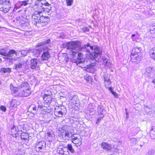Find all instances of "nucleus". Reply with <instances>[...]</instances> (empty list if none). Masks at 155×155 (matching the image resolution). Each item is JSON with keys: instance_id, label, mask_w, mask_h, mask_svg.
I'll return each mask as SVG.
<instances>
[{"instance_id": "1", "label": "nucleus", "mask_w": 155, "mask_h": 155, "mask_svg": "<svg viewBox=\"0 0 155 155\" xmlns=\"http://www.w3.org/2000/svg\"><path fill=\"white\" fill-rule=\"evenodd\" d=\"M32 18L33 24L38 27L44 26L49 20L48 17L41 16L38 14L33 15Z\"/></svg>"}, {"instance_id": "2", "label": "nucleus", "mask_w": 155, "mask_h": 155, "mask_svg": "<svg viewBox=\"0 0 155 155\" xmlns=\"http://www.w3.org/2000/svg\"><path fill=\"white\" fill-rule=\"evenodd\" d=\"M65 47L72 51V56L75 57L77 54L81 51V43L78 41L68 42L66 44Z\"/></svg>"}, {"instance_id": "3", "label": "nucleus", "mask_w": 155, "mask_h": 155, "mask_svg": "<svg viewBox=\"0 0 155 155\" xmlns=\"http://www.w3.org/2000/svg\"><path fill=\"white\" fill-rule=\"evenodd\" d=\"M21 92L16 95L17 96L21 97H27L30 95L31 91L29 88L28 83L27 82H24L21 84L19 86Z\"/></svg>"}, {"instance_id": "4", "label": "nucleus", "mask_w": 155, "mask_h": 155, "mask_svg": "<svg viewBox=\"0 0 155 155\" xmlns=\"http://www.w3.org/2000/svg\"><path fill=\"white\" fill-rule=\"evenodd\" d=\"M50 39H48L43 42L38 43L37 45V47L39 48L34 50L33 52L35 56L36 57L39 56L41 53L43 51V47L44 46V45H48L50 44Z\"/></svg>"}, {"instance_id": "5", "label": "nucleus", "mask_w": 155, "mask_h": 155, "mask_svg": "<svg viewBox=\"0 0 155 155\" xmlns=\"http://www.w3.org/2000/svg\"><path fill=\"white\" fill-rule=\"evenodd\" d=\"M46 45H44L43 47V52L41 56V59L43 61L48 60L51 57L49 52L50 49L48 48V46Z\"/></svg>"}, {"instance_id": "6", "label": "nucleus", "mask_w": 155, "mask_h": 155, "mask_svg": "<svg viewBox=\"0 0 155 155\" xmlns=\"http://www.w3.org/2000/svg\"><path fill=\"white\" fill-rule=\"evenodd\" d=\"M145 72L144 75L146 77L149 78H154V76L155 75V71L153 67H148L145 69Z\"/></svg>"}, {"instance_id": "7", "label": "nucleus", "mask_w": 155, "mask_h": 155, "mask_svg": "<svg viewBox=\"0 0 155 155\" xmlns=\"http://www.w3.org/2000/svg\"><path fill=\"white\" fill-rule=\"evenodd\" d=\"M46 147V143L42 141L36 143L35 145V150L38 152H40L43 151Z\"/></svg>"}, {"instance_id": "8", "label": "nucleus", "mask_w": 155, "mask_h": 155, "mask_svg": "<svg viewBox=\"0 0 155 155\" xmlns=\"http://www.w3.org/2000/svg\"><path fill=\"white\" fill-rule=\"evenodd\" d=\"M96 113L94 109V106L91 103L88 105L87 109L85 111L87 116L93 115Z\"/></svg>"}, {"instance_id": "9", "label": "nucleus", "mask_w": 155, "mask_h": 155, "mask_svg": "<svg viewBox=\"0 0 155 155\" xmlns=\"http://www.w3.org/2000/svg\"><path fill=\"white\" fill-rule=\"evenodd\" d=\"M101 48L99 46L95 45L94 51L90 55H91V57H93V58H95L98 55H101Z\"/></svg>"}, {"instance_id": "10", "label": "nucleus", "mask_w": 155, "mask_h": 155, "mask_svg": "<svg viewBox=\"0 0 155 155\" xmlns=\"http://www.w3.org/2000/svg\"><path fill=\"white\" fill-rule=\"evenodd\" d=\"M22 131L21 130H19L18 127L13 126L11 129V135L13 137H17L19 135V132Z\"/></svg>"}, {"instance_id": "11", "label": "nucleus", "mask_w": 155, "mask_h": 155, "mask_svg": "<svg viewBox=\"0 0 155 155\" xmlns=\"http://www.w3.org/2000/svg\"><path fill=\"white\" fill-rule=\"evenodd\" d=\"M48 6H37V8L38 10V12L41 13L42 12H49L50 10L51 9V5L49 4V5H48Z\"/></svg>"}, {"instance_id": "12", "label": "nucleus", "mask_w": 155, "mask_h": 155, "mask_svg": "<svg viewBox=\"0 0 155 155\" xmlns=\"http://www.w3.org/2000/svg\"><path fill=\"white\" fill-rule=\"evenodd\" d=\"M57 152L59 155H70V154L66 149V147H58L57 149Z\"/></svg>"}, {"instance_id": "13", "label": "nucleus", "mask_w": 155, "mask_h": 155, "mask_svg": "<svg viewBox=\"0 0 155 155\" xmlns=\"http://www.w3.org/2000/svg\"><path fill=\"white\" fill-rule=\"evenodd\" d=\"M52 93L50 91L49 93L45 94L43 96L44 101L48 104H50L52 101Z\"/></svg>"}, {"instance_id": "14", "label": "nucleus", "mask_w": 155, "mask_h": 155, "mask_svg": "<svg viewBox=\"0 0 155 155\" xmlns=\"http://www.w3.org/2000/svg\"><path fill=\"white\" fill-rule=\"evenodd\" d=\"M141 55H139L137 54H132L131 53L130 55L131 60L132 62L135 63L136 64L139 63L141 60Z\"/></svg>"}, {"instance_id": "15", "label": "nucleus", "mask_w": 155, "mask_h": 155, "mask_svg": "<svg viewBox=\"0 0 155 155\" xmlns=\"http://www.w3.org/2000/svg\"><path fill=\"white\" fill-rule=\"evenodd\" d=\"M72 142L77 147L80 146L82 144V139L81 138H78L77 137H74L71 139Z\"/></svg>"}, {"instance_id": "16", "label": "nucleus", "mask_w": 155, "mask_h": 155, "mask_svg": "<svg viewBox=\"0 0 155 155\" xmlns=\"http://www.w3.org/2000/svg\"><path fill=\"white\" fill-rule=\"evenodd\" d=\"M58 110L57 112L59 115L62 116L64 115L67 113V110L66 107L64 106H61L58 107Z\"/></svg>"}, {"instance_id": "17", "label": "nucleus", "mask_w": 155, "mask_h": 155, "mask_svg": "<svg viewBox=\"0 0 155 155\" xmlns=\"http://www.w3.org/2000/svg\"><path fill=\"white\" fill-rule=\"evenodd\" d=\"M102 148L104 150H110L112 149L111 144L105 142H102L101 144Z\"/></svg>"}, {"instance_id": "18", "label": "nucleus", "mask_w": 155, "mask_h": 155, "mask_svg": "<svg viewBox=\"0 0 155 155\" xmlns=\"http://www.w3.org/2000/svg\"><path fill=\"white\" fill-rule=\"evenodd\" d=\"M86 68V71L88 73L94 74L95 72V69L94 65L92 64L87 65L85 68Z\"/></svg>"}, {"instance_id": "19", "label": "nucleus", "mask_w": 155, "mask_h": 155, "mask_svg": "<svg viewBox=\"0 0 155 155\" xmlns=\"http://www.w3.org/2000/svg\"><path fill=\"white\" fill-rule=\"evenodd\" d=\"M17 52L14 49L10 50L7 53V59L11 60L14 58L13 55H16Z\"/></svg>"}, {"instance_id": "20", "label": "nucleus", "mask_w": 155, "mask_h": 155, "mask_svg": "<svg viewBox=\"0 0 155 155\" xmlns=\"http://www.w3.org/2000/svg\"><path fill=\"white\" fill-rule=\"evenodd\" d=\"M38 64L37 60L36 58H33L31 60L30 67L33 69H35Z\"/></svg>"}, {"instance_id": "21", "label": "nucleus", "mask_w": 155, "mask_h": 155, "mask_svg": "<svg viewBox=\"0 0 155 155\" xmlns=\"http://www.w3.org/2000/svg\"><path fill=\"white\" fill-rule=\"evenodd\" d=\"M106 112L105 110L102 108V107L99 105L97 107V112L98 115H101L102 116H104V114H106Z\"/></svg>"}, {"instance_id": "22", "label": "nucleus", "mask_w": 155, "mask_h": 155, "mask_svg": "<svg viewBox=\"0 0 155 155\" xmlns=\"http://www.w3.org/2000/svg\"><path fill=\"white\" fill-rule=\"evenodd\" d=\"M141 48L140 47H137L134 48L131 52L132 54H137L139 55H142L141 51Z\"/></svg>"}, {"instance_id": "23", "label": "nucleus", "mask_w": 155, "mask_h": 155, "mask_svg": "<svg viewBox=\"0 0 155 155\" xmlns=\"http://www.w3.org/2000/svg\"><path fill=\"white\" fill-rule=\"evenodd\" d=\"M38 2V3H36V4L37 6H39V5L40 6L43 5L44 6H48V5H49V4L45 0H40Z\"/></svg>"}, {"instance_id": "24", "label": "nucleus", "mask_w": 155, "mask_h": 155, "mask_svg": "<svg viewBox=\"0 0 155 155\" xmlns=\"http://www.w3.org/2000/svg\"><path fill=\"white\" fill-rule=\"evenodd\" d=\"M11 8V5L8 6L5 5H2V7L0 8V11L5 13L8 12Z\"/></svg>"}, {"instance_id": "25", "label": "nucleus", "mask_w": 155, "mask_h": 155, "mask_svg": "<svg viewBox=\"0 0 155 155\" xmlns=\"http://www.w3.org/2000/svg\"><path fill=\"white\" fill-rule=\"evenodd\" d=\"M10 87L11 91L12 93V94L13 95H14V94L18 93L19 90V88L14 87L12 84H11L10 85Z\"/></svg>"}, {"instance_id": "26", "label": "nucleus", "mask_w": 155, "mask_h": 155, "mask_svg": "<svg viewBox=\"0 0 155 155\" xmlns=\"http://www.w3.org/2000/svg\"><path fill=\"white\" fill-rule=\"evenodd\" d=\"M8 6L11 5L9 0H0V5Z\"/></svg>"}, {"instance_id": "27", "label": "nucleus", "mask_w": 155, "mask_h": 155, "mask_svg": "<svg viewBox=\"0 0 155 155\" xmlns=\"http://www.w3.org/2000/svg\"><path fill=\"white\" fill-rule=\"evenodd\" d=\"M19 102L15 99H13L10 102L11 106L12 107H16L19 105Z\"/></svg>"}, {"instance_id": "28", "label": "nucleus", "mask_w": 155, "mask_h": 155, "mask_svg": "<svg viewBox=\"0 0 155 155\" xmlns=\"http://www.w3.org/2000/svg\"><path fill=\"white\" fill-rule=\"evenodd\" d=\"M149 54L151 58L155 61V48H153L150 50Z\"/></svg>"}, {"instance_id": "29", "label": "nucleus", "mask_w": 155, "mask_h": 155, "mask_svg": "<svg viewBox=\"0 0 155 155\" xmlns=\"http://www.w3.org/2000/svg\"><path fill=\"white\" fill-rule=\"evenodd\" d=\"M104 62V65L108 67H111V64L109 60L105 58H103Z\"/></svg>"}, {"instance_id": "30", "label": "nucleus", "mask_w": 155, "mask_h": 155, "mask_svg": "<svg viewBox=\"0 0 155 155\" xmlns=\"http://www.w3.org/2000/svg\"><path fill=\"white\" fill-rule=\"evenodd\" d=\"M28 51L27 50H22L21 51H19V52H18V54L21 55V57H23L27 55Z\"/></svg>"}, {"instance_id": "31", "label": "nucleus", "mask_w": 155, "mask_h": 155, "mask_svg": "<svg viewBox=\"0 0 155 155\" xmlns=\"http://www.w3.org/2000/svg\"><path fill=\"white\" fill-rule=\"evenodd\" d=\"M1 71H2L4 73L6 72L10 73L12 71L11 69L9 68H2L0 69Z\"/></svg>"}, {"instance_id": "32", "label": "nucleus", "mask_w": 155, "mask_h": 155, "mask_svg": "<svg viewBox=\"0 0 155 155\" xmlns=\"http://www.w3.org/2000/svg\"><path fill=\"white\" fill-rule=\"evenodd\" d=\"M73 102H71V103H69L68 104V107L69 110H71V112H73V110H75V108L74 107Z\"/></svg>"}, {"instance_id": "33", "label": "nucleus", "mask_w": 155, "mask_h": 155, "mask_svg": "<svg viewBox=\"0 0 155 155\" xmlns=\"http://www.w3.org/2000/svg\"><path fill=\"white\" fill-rule=\"evenodd\" d=\"M84 77L85 79L87 81L90 82H92L93 80L91 77L88 74H86Z\"/></svg>"}, {"instance_id": "34", "label": "nucleus", "mask_w": 155, "mask_h": 155, "mask_svg": "<svg viewBox=\"0 0 155 155\" xmlns=\"http://www.w3.org/2000/svg\"><path fill=\"white\" fill-rule=\"evenodd\" d=\"M67 148L69 151L71 153H74V150L73 148L72 145L70 144H68L67 145Z\"/></svg>"}, {"instance_id": "35", "label": "nucleus", "mask_w": 155, "mask_h": 155, "mask_svg": "<svg viewBox=\"0 0 155 155\" xmlns=\"http://www.w3.org/2000/svg\"><path fill=\"white\" fill-rule=\"evenodd\" d=\"M23 64L21 62L18 63L17 64L15 65V67L14 68V69L18 70L22 67Z\"/></svg>"}, {"instance_id": "36", "label": "nucleus", "mask_w": 155, "mask_h": 155, "mask_svg": "<svg viewBox=\"0 0 155 155\" xmlns=\"http://www.w3.org/2000/svg\"><path fill=\"white\" fill-rule=\"evenodd\" d=\"M150 136L152 139L155 138V131L153 130V128H152L150 132Z\"/></svg>"}, {"instance_id": "37", "label": "nucleus", "mask_w": 155, "mask_h": 155, "mask_svg": "<svg viewBox=\"0 0 155 155\" xmlns=\"http://www.w3.org/2000/svg\"><path fill=\"white\" fill-rule=\"evenodd\" d=\"M89 46H90V43H87V44L84 45L83 46L81 47V51L83 50L84 51L85 49H87Z\"/></svg>"}, {"instance_id": "38", "label": "nucleus", "mask_w": 155, "mask_h": 155, "mask_svg": "<svg viewBox=\"0 0 155 155\" xmlns=\"http://www.w3.org/2000/svg\"><path fill=\"white\" fill-rule=\"evenodd\" d=\"M41 113L40 116L44 115L45 116H50L51 114V112H46V111H41Z\"/></svg>"}, {"instance_id": "39", "label": "nucleus", "mask_w": 155, "mask_h": 155, "mask_svg": "<svg viewBox=\"0 0 155 155\" xmlns=\"http://www.w3.org/2000/svg\"><path fill=\"white\" fill-rule=\"evenodd\" d=\"M150 32L152 34L155 33V24L151 26L150 29Z\"/></svg>"}, {"instance_id": "40", "label": "nucleus", "mask_w": 155, "mask_h": 155, "mask_svg": "<svg viewBox=\"0 0 155 155\" xmlns=\"http://www.w3.org/2000/svg\"><path fill=\"white\" fill-rule=\"evenodd\" d=\"M67 5L68 6H71L73 3V0H66Z\"/></svg>"}, {"instance_id": "41", "label": "nucleus", "mask_w": 155, "mask_h": 155, "mask_svg": "<svg viewBox=\"0 0 155 155\" xmlns=\"http://www.w3.org/2000/svg\"><path fill=\"white\" fill-rule=\"evenodd\" d=\"M28 138V135L25 133L22 134L21 135V139L22 140H27Z\"/></svg>"}, {"instance_id": "42", "label": "nucleus", "mask_w": 155, "mask_h": 155, "mask_svg": "<svg viewBox=\"0 0 155 155\" xmlns=\"http://www.w3.org/2000/svg\"><path fill=\"white\" fill-rule=\"evenodd\" d=\"M104 81L105 82H109V84H111V82L110 80L107 78V76H106V75H105L104 76Z\"/></svg>"}, {"instance_id": "43", "label": "nucleus", "mask_w": 155, "mask_h": 155, "mask_svg": "<svg viewBox=\"0 0 155 155\" xmlns=\"http://www.w3.org/2000/svg\"><path fill=\"white\" fill-rule=\"evenodd\" d=\"M22 6H25L28 5L29 1L28 0H25L24 1H21Z\"/></svg>"}, {"instance_id": "44", "label": "nucleus", "mask_w": 155, "mask_h": 155, "mask_svg": "<svg viewBox=\"0 0 155 155\" xmlns=\"http://www.w3.org/2000/svg\"><path fill=\"white\" fill-rule=\"evenodd\" d=\"M0 54L5 56L7 59V53L2 51H0Z\"/></svg>"}, {"instance_id": "45", "label": "nucleus", "mask_w": 155, "mask_h": 155, "mask_svg": "<svg viewBox=\"0 0 155 155\" xmlns=\"http://www.w3.org/2000/svg\"><path fill=\"white\" fill-rule=\"evenodd\" d=\"M62 130H63V131H62L63 132H65V137H70V133L69 132H67V131L66 130H64L62 129Z\"/></svg>"}, {"instance_id": "46", "label": "nucleus", "mask_w": 155, "mask_h": 155, "mask_svg": "<svg viewBox=\"0 0 155 155\" xmlns=\"http://www.w3.org/2000/svg\"><path fill=\"white\" fill-rule=\"evenodd\" d=\"M73 104L74 105V107L75 108V110H78L79 108L78 106L79 105V104L76 103V101L73 102Z\"/></svg>"}, {"instance_id": "47", "label": "nucleus", "mask_w": 155, "mask_h": 155, "mask_svg": "<svg viewBox=\"0 0 155 155\" xmlns=\"http://www.w3.org/2000/svg\"><path fill=\"white\" fill-rule=\"evenodd\" d=\"M0 109L1 110L5 112L6 110V107L3 105H1L0 107Z\"/></svg>"}, {"instance_id": "48", "label": "nucleus", "mask_w": 155, "mask_h": 155, "mask_svg": "<svg viewBox=\"0 0 155 155\" xmlns=\"http://www.w3.org/2000/svg\"><path fill=\"white\" fill-rule=\"evenodd\" d=\"M29 109H32L33 110H36V107L34 105H31L29 107Z\"/></svg>"}, {"instance_id": "49", "label": "nucleus", "mask_w": 155, "mask_h": 155, "mask_svg": "<svg viewBox=\"0 0 155 155\" xmlns=\"http://www.w3.org/2000/svg\"><path fill=\"white\" fill-rule=\"evenodd\" d=\"M82 30L84 32H86L89 31V29L87 27H84L82 28Z\"/></svg>"}, {"instance_id": "50", "label": "nucleus", "mask_w": 155, "mask_h": 155, "mask_svg": "<svg viewBox=\"0 0 155 155\" xmlns=\"http://www.w3.org/2000/svg\"><path fill=\"white\" fill-rule=\"evenodd\" d=\"M16 5H17L18 7H19L20 8L22 6L20 1H18V2L16 4Z\"/></svg>"}, {"instance_id": "51", "label": "nucleus", "mask_w": 155, "mask_h": 155, "mask_svg": "<svg viewBox=\"0 0 155 155\" xmlns=\"http://www.w3.org/2000/svg\"><path fill=\"white\" fill-rule=\"evenodd\" d=\"M111 93L114 96L115 98H117L118 97L117 94L116 92H114V91H112Z\"/></svg>"}, {"instance_id": "52", "label": "nucleus", "mask_w": 155, "mask_h": 155, "mask_svg": "<svg viewBox=\"0 0 155 155\" xmlns=\"http://www.w3.org/2000/svg\"><path fill=\"white\" fill-rule=\"evenodd\" d=\"M20 8L19 7H18L17 5H16V4L15 5L14 7V8L13 9V11H16L18 9Z\"/></svg>"}, {"instance_id": "53", "label": "nucleus", "mask_w": 155, "mask_h": 155, "mask_svg": "<svg viewBox=\"0 0 155 155\" xmlns=\"http://www.w3.org/2000/svg\"><path fill=\"white\" fill-rule=\"evenodd\" d=\"M108 89L110 91L111 93L113 91H114L113 90L112 88L111 87H108Z\"/></svg>"}, {"instance_id": "54", "label": "nucleus", "mask_w": 155, "mask_h": 155, "mask_svg": "<svg viewBox=\"0 0 155 155\" xmlns=\"http://www.w3.org/2000/svg\"><path fill=\"white\" fill-rule=\"evenodd\" d=\"M89 47H90V49L91 50H94V46H91L90 45V46H89Z\"/></svg>"}, {"instance_id": "55", "label": "nucleus", "mask_w": 155, "mask_h": 155, "mask_svg": "<svg viewBox=\"0 0 155 155\" xmlns=\"http://www.w3.org/2000/svg\"><path fill=\"white\" fill-rule=\"evenodd\" d=\"M85 50L86 52L87 53H90V51L89 49H85Z\"/></svg>"}, {"instance_id": "56", "label": "nucleus", "mask_w": 155, "mask_h": 155, "mask_svg": "<svg viewBox=\"0 0 155 155\" xmlns=\"http://www.w3.org/2000/svg\"><path fill=\"white\" fill-rule=\"evenodd\" d=\"M136 35L135 34H133L131 36V39H133L134 38V37Z\"/></svg>"}, {"instance_id": "57", "label": "nucleus", "mask_w": 155, "mask_h": 155, "mask_svg": "<svg viewBox=\"0 0 155 155\" xmlns=\"http://www.w3.org/2000/svg\"><path fill=\"white\" fill-rule=\"evenodd\" d=\"M6 50V49L5 48L0 49V51H5Z\"/></svg>"}, {"instance_id": "58", "label": "nucleus", "mask_w": 155, "mask_h": 155, "mask_svg": "<svg viewBox=\"0 0 155 155\" xmlns=\"http://www.w3.org/2000/svg\"><path fill=\"white\" fill-rule=\"evenodd\" d=\"M82 54L81 53H78V57H80Z\"/></svg>"}, {"instance_id": "59", "label": "nucleus", "mask_w": 155, "mask_h": 155, "mask_svg": "<svg viewBox=\"0 0 155 155\" xmlns=\"http://www.w3.org/2000/svg\"><path fill=\"white\" fill-rule=\"evenodd\" d=\"M47 134L48 135V137H50L51 136V133L50 132H48V133H47Z\"/></svg>"}, {"instance_id": "60", "label": "nucleus", "mask_w": 155, "mask_h": 155, "mask_svg": "<svg viewBox=\"0 0 155 155\" xmlns=\"http://www.w3.org/2000/svg\"><path fill=\"white\" fill-rule=\"evenodd\" d=\"M153 80L152 81V82L154 84H155V78L154 79H153Z\"/></svg>"}, {"instance_id": "61", "label": "nucleus", "mask_w": 155, "mask_h": 155, "mask_svg": "<svg viewBox=\"0 0 155 155\" xmlns=\"http://www.w3.org/2000/svg\"><path fill=\"white\" fill-rule=\"evenodd\" d=\"M38 107L39 108H40V109H41L42 107V106L41 105H39Z\"/></svg>"}, {"instance_id": "62", "label": "nucleus", "mask_w": 155, "mask_h": 155, "mask_svg": "<svg viewBox=\"0 0 155 155\" xmlns=\"http://www.w3.org/2000/svg\"><path fill=\"white\" fill-rule=\"evenodd\" d=\"M49 92H50V91L49 92L48 90H47V91L45 92V94L46 93V94H48V93H49Z\"/></svg>"}, {"instance_id": "63", "label": "nucleus", "mask_w": 155, "mask_h": 155, "mask_svg": "<svg viewBox=\"0 0 155 155\" xmlns=\"http://www.w3.org/2000/svg\"><path fill=\"white\" fill-rule=\"evenodd\" d=\"M16 155H24V154L19 153L17 154H16Z\"/></svg>"}, {"instance_id": "64", "label": "nucleus", "mask_w": 155, "mask_h": 155, "mask_svg": "<svg viewBox=\"0 0 155 155\" xmlns=\"http://www.w3.org/2000/svg\"><path fill=\"white\" fill-rule=\"evenodd\" d=\"M2 59H1V58H0V63H1V62H2Z\"/></svg>"}]
</instances>
